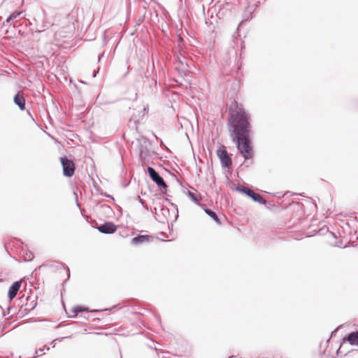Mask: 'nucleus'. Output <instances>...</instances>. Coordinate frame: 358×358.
<instances>
[{"label": "nucleus", "mask_w": 358, "mask_h": 358, "mask_svg": "<svg viewBox=\"0 0 358 358\" xmlns=\"http://www.w3.org/2000/svg\"><path fill=\"white\" fill-rule=\"evenodd\" d=\"M250 116L243 108H237L230 113L229 125L231 128V136L237 145L238 150L245 160L253 156L249 141Z\"/></svg>", "instance_id": "1"}, {"label": "nucleus", "mask_w": 358, "mask_h": 358, "mask_svg": "<svg viewBox=\"0 0 358 358\" xmlns=\"http://www.w3.org/2000/svg\"><path fill=\"white\" fill-rule=\"evenodd\" d=\"M60 161L62 165L64 175L66 177H71L75 171V164L73 162L66 157H61Z\"/></svg>", "instance_id": "2"}, {"label": "nucleus", "mask_w": 358, "mask_h": 358, "mask_svg": "<svg viewBox=\"0 0 358 358\" xmlns=\"http://www.w3.org/2000/svg\"><path fill=\"white\" fill-rule=\"evenodd\" d=\"M148 172L150 178L154 181L158 187L166 188L167 187L163 178L152 167H148Z\"/></svg>", "instance_id": "3"}, {"label": "nucleus", "mask_w": 358, "mask_h": 358, "mask_svg": "<svg viewBox=\"0 0 358 358\" xmlns=\"http://www.w3.org/2000/svg\"><path fill=\"white\" fill-rule=\"evenodd\" d=\"M217 155L223 167L229 168L231 166L232 164L231 159L225 149H218Z\"/></svg>", "instance_id": "4"}, {"label": "nucleus", "mask_w": 358, "mask_h": 358, "mask_svg": "<svg viewBox=\"0 0 358 358\" xmlns=\"http://www.w3.org/2000/svg\"><path fill=\"white\" fill-rule=\"evenodd\" d=\"M97 229L102 234H111L116 231L117 226L111 222H106L100 224Z\"/></svg>", "instance_id": "5"}, {"label": "nucleus", "mask_w": 358, "mask_h": 358, "mask_svg": "<svg viewBox=\"0 0 358 358\" xmlns=\"http://www.w3.org/2000/svg\"><path fill=\"white\" fill-rule=\"evenodd\" d=\"M21 287V282L20 281H15L14 282L8 289V296L10 300L13 299L19 291L20 288Z\"/></svg>", "instance_id": "6"}, {"label": "nucleus", "mask_w": 358, "mask_h": 358, "mask_svg": "<svg viewBox=\"0 0 358 358\" xmlns=\"http://www.w3.org/2000/svg\"><path fill=\"white\" fill-rule=\"evenodd\" d=\"M14 103L18 106L21 110H24L25 109V99L23 95L20 92L15 95Z\"/></svg>", "instance_id": "7"}, {"label": "nucleus", "mask_w": 358, "mask_h": 358, "mask_svg": "<svg viewBox=\"0 0 358 358\" xmlns=\"http://www.w3.org/2000/svg\"><path fill=\"white\" fill-rule=\"evenodd\" d=\"M344 341H348L352 345L358 346V331L349 334L345 338Z\"/></svg>", "instance_id": "8"}, {"label": "nucleus", "mask_w": 358, "mask_h": 358, "mask_svg": "<svg viewBox=\"0 0 358 358\" xmlns=\"http://www.w3.org/2000/svg\"><path fill=\"white\" fill-rule=\"evenodd\" d=\"M249 197L252 198L253 201H257L261 204H266V201L261 196L260 194L255 193L253 190H248V194H247Z\"/></svg>", "instance_id": "9"}, {"label": "nucleus", "mask_w": 358, "mask_h": 358, "mask_svg": "<svg viewBox=\"0 0 358 358\" xmlns=\"http://www.w3.org/2000/svg\"><path fill=\"white\" fill-rule=\"evenodd\" d=\"M150 236L148 235H138L131 239L134 245H140L149 241Z\"/></svg>", "instance_id": "10"}, {"label": "nucleus", "mask_w": 358, "mask_h": 358, "mask_svg": "<svg viewBox=\"0 0 358 358\" xmlns=\"http://www.w3.org/2000/svg\"><path fill=\"white\" fill-rule=\"evenodd\" d=\"M204 209V211L205 213L208 215L210 217H212V219H213V220H215V222L217 224H220V220L218 217V216L217 215V214L211 210L209 208H203Z\"/></svg>", "instance_id": "11"}, {"label": "nucleus", "mask_w": 358, "mask_h": 358, "mask_svg": "<svg viewBox=\"0 0 358 358\" xmlns=\"http://www.w3.org/2000/svg\"><path fill=\"white\" fill-rule=\"evenodd\" d=\"M252 13V9H250V8L248 10L244 11L243 15V20H245V21L249 20L251 18Z\"/></svg>", "instance_id": "12"}, {"label": "nucleus", "mask_w": 358, "mask_h": 358, "mask_svg": "<svg viewBox=\"0 0 358 358\" xmlns=\"http://www.w3.org/2000/svg\"><path fill=\"white\" fill-rule=\"evenodd\" d=\"M236 189L238 192H241L242 193L245 194L246 195L248 194V190H250V189L243 186V185H238L236 187Z\"/></svg>", "instance_id": "13"}, {"label": "nucleus", "mask_w": 358, "mask_h": 358, "mask_svg": "<svg viewBox=\"0 0 358 358\" xmlns=\"http://www.w3.org/2000/svg\"><path fill=\"white\" fill-rule=\"evenodd\" d=\"M22 14V12L13 13H12V14L8 17V18L7 19V20H6V21H7V22H9V21H10V20H13V19H15V18H16V17H17L20 16Z\"/></svg>", "instance_id": "14"}, {"label": "nucleus", "mask_w": 358, "mask_h": 358, "mask_svg": "<svg viewBox=\"0 0 358 358\" xmlns=\"http://www.w3.org/2000/svg\"><path fill=\"white\" fill-rule=\"evenodd\" d=\"M45 350H50V348L46 347V346H44V347H43V348H39V349L36 350L35 353H36V355L37 356H41V355H42L43 354V352Z\"/></svg>", "instance_id": "15"}, {"label": "nucleus", "mask_w": 358, "mask_h": 358, "mask_svg": "<svg viewBox=\"0 0 358 358\" xmlns=\"http://www.w3.org/2000/svg\"><path fill=\"white\" fill-rule=\"evenodd\" d=\"M188 195L192 201L197 203V201H198L197 196L194 192H189Z\"/></svg>", "instance_id": "16"}, {"label": "nucleus", "mask_w": 358, "mask_h": 358, "mask_svg": "<svg viewBox=\"0 0 358 358\" xmlns=\"http://www.w3.org/2000/svg\"><path fill=\"white\" fill-rule=\"evenodd\" d=\"M84 310H85L84 308H83L81 306H77V307L74 308L73 311L74 313V315H77L78 313H82Z\"/></svg>", "instance_id": "17"}, {"label": "nucleus", "mask_w": 358, "mask_h": 358, "mask_svg": "<svg viewBox=\"0 0 358 358\" xmlns=\"http://www.w3.org/2000/svg\"><path fill=\"white\" fill-rule=\"evenodd\" d=\"M178 59H179L180 63L182 65H183L185 63L187 65V59H186V58H185V57H183L182 58H180V57H179V58H178Z\"/></svg>", "instance_id": "18"}, {"label": "nucleus", "mask_w": 358, "mask_h": 358, "mask_svg": "<svg viewBox=\"0 0 358 358\" xmlns=\"http://www.w3.org/2000/svg\"><path fill=\"white\" fill-rule=\"evenodd\" d=\"M342 326H339L338 328H336L334 331L331 332V336L338 331V329H340Z\"/></svg>", "instance_id": "19"}, {"label": "nucleus", "mask_w": 358, "mask_h": 358, "mask_svg": "<svg viewBox=\"0 0 358 358\" xmlns=\"http://www.w3.org/2000/svg\"><path fill=\"white\" fill-rule=\"evenodd\" d=\"M51 345H52L53 347L55 346V340L51 343Z\"/></svg>", "instance_id": "20"}, {"label": "nucleus", "mask_w": 358, "mask_h": 358, "mask_svg": "<svg viewBox=\"0 0 358 358\" xmlns=\"http://www.w3.org/2000/svg\"><path fill=\"white\" fill-rule=\"evenodd\" d=\"M96 72H94L92 77L94 78V77H96Z\"/></svg>", "instance_id": "21"}]
</instances>
